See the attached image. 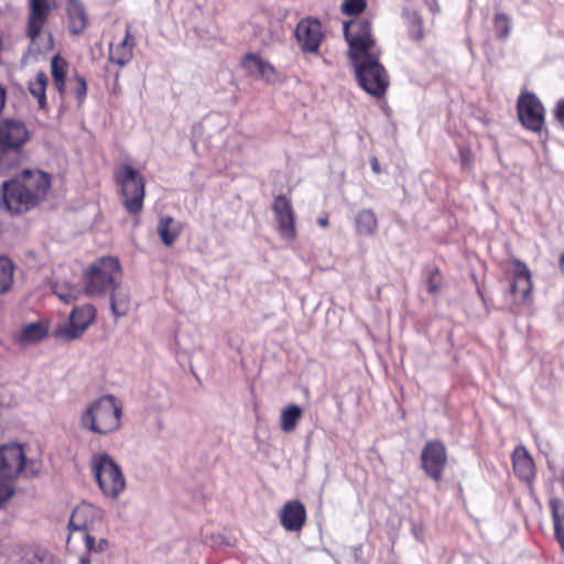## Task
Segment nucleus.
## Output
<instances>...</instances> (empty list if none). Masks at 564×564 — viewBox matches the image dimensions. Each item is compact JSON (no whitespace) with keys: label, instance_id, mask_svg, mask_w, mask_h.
I'll use <instances>...</instances> for the list:
<instances>
[{"label":"nucleus","instance_id":"obj_1","mask_svg":"<svg viewBox=\"0 0 564 564\" xmlns=\"http://www.w3.org/2000/svg\"><path fill=\"white\" fill-rule=\"evenodd\" d=\"M52 188L50 174L24 169L1 185V203L12 215H21L44 202Z\"/></svg>","mask_w":564,"mask_h":564},{"label":"nucleus","instance_id":"obj_2","mask_svg":"<svg viewBox=\"0 0 564 564\" xmlns=\"http://www.w3.org/2000/svg\"><path fill=\"white\" fill-rule=\"evenodd\" d=\"M122 404L111 394L93 402L80 417L82 426L95 434L107 435L121 426Z\"/></svg>","mask_w":564,"mask_h":564},{"label":"nucleus","instance_id":"obj_3","mask_svg":"<svg viewBox=\"0 0 564 564\" xmlns=\"http://www.w3.org/2000/svg\"><path fill=\"white\" fill-rule=\"evenodd\" d=\"M112 178L119 189L121 204L126 212L138 216L143 210L145 198V177L131 164L120 163L112 171Z\"/></svg>","mask_w":564,"mask_h":564},{"label":"nucleus","instance_id":"obj_4","mask_svg":"<svg viewBox=\"0 0 564 564\" xmlns=\"http://www.w3.org/2000/svg\"><path fill=\"white\" fill-rule=\"evenodd\" d=\"M121 275L122 270L118 258L100 257L83 272V291L88 296L105 295L116 290Z\"/></svg>","mask_w":564,"mask_h":564},{"label":"nucleus","instance_id":"obj_5","mask_svg":"<svg viewBox=\"0 0 564 564\" xmlns=\"http://www.w3.org/2000/svg\"><path fill=\"white\" fill-rule=\"evenodd\" d=\"M352 62L360 87L376 98L383 97L389 87V75L379 63V52L364 55Z\"/></svg>","mask_w":564,"mask_h":564},{"label":"nucleus","instance_id":"obj_6","mask_svg":"<svg viewBox=\"0 0 564 564\" xmlns=\"http://www.w3.org/2000/svg\"><path fill=\"white\" fill-rule=\"evenodd\" d=\"M93 471L104 495L116 498L124 489L126 480L120 467L107 454H97L91 460Z\"/></svg>","mask_w":564,"mask_h":564},{"label":"nucleus","instance_id":"obj_7","mask_svg":"<svg viewBox=\"0 0 564 564\" xmlns=\"http://www.w3.org/2000/svg\"><path fill=\"white\" fill-rule=\"evenodd\" d=\"M344 36L349 45V56L352 61L376 53L375 39L371 34V23L367 19H355L344 22Z\"/></svg>","mask_w":564,"mask_h":564},{"label":"nucleus","instance_id":"obj_8","mask_svg":"<svg viewBox=\"0 0 564 564\" xmlns=\"http://www.w3.org/2000/svg\"><path fill=\"white\" fill-rule=\"evenodd\" d=\"M511 270L505 272L509 282V294L513 299V304L525 305L531 302L533 281L532 273L525 262L518 258L508 260Z\"/></svg>","mask_w":564,"mask_h":564},{"label":"nucleus","instance_id":"obj_9","mask_svg":"<svg viewBox=\"0 0 564 564\" xmlns=\"http://www.w3.org/2000/svg\"><path fill=\"white\" fill-rule=\"evenodd\" d=\"M420 460L422 470L430 479L435 482L443 480L448 464V453L442 441H427L423 446Z\"/></svg>","mask_w":564,"mask_h":564},{"label":"nucleus","instance_id":"obj_10","mask_svg":"<svg viewBox=\"0 0 564 564\" xmlns=\"http://www.w3.org/2000/svg\"><path fill=\"white\" fill-rule=\"evenodd\" d=\"M521 124L532 132H541L545 121V109L540 99L529 91L521 93L517 101Z\"/></svg>","mask_w":564,"mask_h":564},{"label":"nucleus","instance_id":"obj_11","mask_svg":"<svg viewBox=\"0 0 564 564\" xmlns=\"http://www.w3.org/2000/svg\"><path fill=\"white\" fill-rule=\"evenodd\" d=\"M294 36L303 53L317 54L325 34L317 18L305 17L297 22Z\"/></svg>","mask_w":564,"mask_h":564},{"label":"nucleus","instance_id":"obj_12","mask_svg":"<svg viewBox=\"0 0 564 564\" xmlns=\"http://www.w3.org/2000/svg\"><path fill=\"white\" fill-rule=\"evenodd\" d=\"M53 8L54 0H29L25 35L32 45H37Z\"/></svg>","mask_w":564,"mask_h":564},{"label":"nucleus","instance_id":"obj_13","mask_svg":"<svg viewBox=\"0 0 564 564\" xmlns=\"http://www.w3.org/2000/svg\"><path fill=\"white\" fill-rule=\"evenodd\" d=\"M272 212L280 237L288 241L295 240V212L293 209L291 199L282 194L275 196L272 204Z\"/></svg>","mask_w":564,"mask_h":564},{"label":"nucleus","instance_id":"obj_14","mask_svg":"<svg viewBox=\"0 0 564 564\" xmlns=\"http://www.w3.org/2000/svg\"><path fill=\"white\" fill-rule=\"evenodd\" d=\"M96 318V308L85 304L73 308L69 324L57 329L56 335L67 340L79 338Z\"/></svg>","mask_w":564,"mask_h":564},{"label":"nucleus","instance_id":"obj_15","mask_svg":"<svg viewBox=\"0 0 564 564\" xmlns=\"http://www.w3.org/2000/svg\"><path fill=\"white\" fill-rule=\"evenodd\" d=\"M25 464L22 445L11 443L0 446V479L11 482L23 470Z\"/></svg>","mask_w":564,"mask_h":564},{"label":"nucleus","instance_id":"obj_16","mask_svg":"<svg viewBox=\"0 0 564 564\" xmlns=\"http://www.w3.org/2000/svg\"><path fill=\"white\" fill-rule=\"evenodd\" d=\"M30 139V132L20 120L0 122V147L4 150H17Z\"/></svg>","mask_w":564,"mask_h":564},{"label":"nucleus","instance_id":"obj_17","mask_svg":"<svg viewBox=\"0 0 564 564\" xmlns=\"http://www.w3.org/2000/svg\"><path fill=\"white\" fill-rule=\"evenodd\" d=\"M307 519L305 506L300 500L286 501L280 511V522L289 532L301 531Z\"/></svg>","mask_w":564,"mask_h":564},{"label":"nucleus","instance_id":"obj_18","mask_svg":"<svg viewBox=\"0 0 564 564\" xmlns=\"http://www.w3.org/2000/svg\"><path fill=\"white\" fill-rule=\"evenodd\" d=\"M100 519L99 510L94 505L83 502L74 509L68 528L70 532L82 531L85 535L89 533L95 522Z\"/></svg>","mask_w":564,"mask_h":564},{"label":"nucleus","instance_id":"obj_19","mask_svg":"<svg viewBox=\"0 0 564 564\" xmlns=\"http://www.w3.org/2000/svg\"><path fill=\"white\" fill-rule=\"evenodd\" d=\"M512 468L516 476L529 486L535 479V464L529 451L523 445L516 446L512 453Z\"/></svg>","mask_w":564,"mask_h":564},{"label":"nucleus","instance_id":"obj_20","mask_svg":"<svg viewBox=\"0 0 564 564\" xmlns=\"http://www.w3.org/2000/svg\"><path fill=\"white\" fill-rule=\"evenodd\" d=\"M240 65L248 75L257 76L265 82H273L278 77L275 67L257 53H247L241 58Z\"/></svg>","mask_w":564,"mask_h":564},{"label":"nucleus","instance_id":"obj_21","mask_svg":"<svg viewBox=\"0 0 564 564\" xmlns=\"http://www.w3.org/2000/svg\"><path fill=\"white\" fill-rule=\"evenodd\" d=\"M48 325L45 322H35L25 325L15 336L14 341L20 346L37 344L47 337Z\"/></svg>","mask_w":564,"mask_h":564},{"label":"nucleus","instance_id":"obj_22","mask_svg":"<svg viewBox=\"0 0 564 564\" xmlns=\"http://www.w3.org/2000/svg\"><path fill=\"white\" fill-rule=\"evenodd\" d=\"M68 62L63 58L61 55H54L51 59V75L53 78V84L55 89L57 90L61 99H64L66 96L67 87V74H68Z\"/></svg>","mask_w":564,"mask_h":564},{"label":"nucleus","instance_id":"obj_23","mask_svg":"<svg viewBox=\"0 0 564 564\" xmlns=\"http://www.w3.org/2000/svg\"><path fill=\"white\" fill-rule=\"evenodd\" d=\"M183 230V225L171 216H162L159 219L156 231L161 241L171 247L177 240Z\"/></svg>","mask_w":564,"mask_h":564},{"label":"nucleus","instance_id":"obj_24","mask_svg":"<svg viewBox=\"0 0 564 564\" xmlns=\"http://www.w3.org/2000/svg\"><path fill=\"white\" fill-rule=\"evenodd\" d=\"M134 47V41L130 32V28L127 29L124 39L116 45H110L109 58L111 62L118 65L127 64L132 57V50Z\"/></svg>","mask_w":564,"mask_h":564},{"label":"nucleus","instance_id":"obj_25","mask_svg":"<svg viewBox=\"0 0 564 564\" xmlns=\"http://www.w3.org/2000/svg\"><path fill=\"white\" fill-rule=\"evenodd\" d=\"M551 517L554 529V536L564 552V501L560 498H551L549 500Z\"/></svg>","mask_w":564,"mask_h":564},{"label":"nucleus","instance_id":"obj_26","mask_svg":"<svg viewBox=\"0 0 564 564\" xmlns=\"http://www.w3.org/2000/svg\"><path fill=\"white\" fill-rule=\"evenodd\" d=\"M48 85V76L45 72L40 70L36 75L29 79L28 90L33 98L36 99L39 108L42 110L47 109L46 88Z\"/></svg>","mask_w":564,"mask_h":564},{"label":"nucleus","instance_id":"obj_27","mask_svg":"<svg viewBox=\"0 0 564 564\" xmlns=\"http://www.w3.org/2000/svg\"><path fill=\"white\" fill-rule=\"evenodd\" d=\"M68 29L74 35L83 33L87 26V15L82 3L72 1L67 7Z\"/></svg>","mask_w":564,"mask_h":564},{"label":"nucleus","instance_id":"obj_28","mask_svg":"<svg viewBox=\"0 0 564 564\" xmlns=\"http://www.w3.org/2000/svg\"><path fill=\"white\" fill-rule=\"evenodd\" d=\"M403 18L406 23L409 36L414 42L423 41L425 36L424 20L420 12L408 9L403 11Z\"/></svg>","mask_w":564,"mask_h":564},{"label":"nucleus","instance_id":"obj_29","mask_svg":"<svg viewBox=\"0 0 564 564\" xmlns=\"http://www.w3.org/2000/svg\"><path fill=\"white\" fill-rule=\"evenodd\" d=\"M356 231L360 236H372L377 231L378 220L372 209L360 210L355 218Z\"/></svg>","mask_w":564,"mask_h":564},{"label":"nucleus","instance_id":"obj_30","mask_svg":"<svg viewBox=\"0 0 564 564\" xmlns=\"http://www.w3.org/2000/svg\"><path fill=\"white\" fill-rule=\"evenodd\" d=\"M302 409L297 404H290L281 411L280 427L284 433L293 432L302 417Z\"/></svg>","mask_w":564,"mask_h":564},{"label":"nucleus","instance_id":"obj_31","mask_svg":"<svg viewBox=\"0 0 564 564\" xmlns=\"http://www.w3.org/2000/svg\"><path fill=\"white\" fill-rule=\"evenodd\" d=\"M110 294V307L115 316H124L129 312L130 299L126 292L120 289V284L115 291H109Z\"/></svg>","mask_w":564,"mask_h":564},{"label":"nucleus","instance_id":"obj_32","mask_svg":"<svg viewBox=\"0 0 564 564\" xmlns=\"http://www.w3.org/2000/svg\"><path fill=\"white\" fill-rule=\"evenodd\" d=\"M68 82L69 91L76 98L78 106H82L87 96V82L85 77L75 72Z\"/></svg>","mask_w":564,"mask_h":564},{"label":"nucleus","instance_id":"obj_33","mask_svg":"<svg viewBox=\"0 0 564 564\" xmlns=\"http://www.w3.org/2000/svg\"><path fill=\"white\" fill-rule=\"evenodd\" d=\"M13 263L4 257H0V293L7 292L13 282Z\"/></svg>","mask_w":564,"mask_h":564},{"label":"nucleus","instance_id":"obj_34","mask_svg":"<svg viewBox=\"0 0 564 564\" xmlns=\"http://www.w3.org/2000/svg\"><path fill=\"white\" fill-rule=\"evenodd\" d=\"M494 30L497 39L506 40L511 30L509 17L505 13H497L494 18Z\"/></svg>","mask_w":564,"mask_h":564},{"label":"nucleus","instance_id":"obj_35","mask_svg":"<svg viewBox=\"0 0 564 564\" xmlns=\"http://www.w3.org/2000/svg\"><path fill=\"white\" fill-rule=\"evenodd\" d=\"M367 8V0H343L340 12L344 15L357 17Z\"/></svg>","mask_w":564,"mask_h":564},{"label":"nucleus","instance_id":"obj_36","mask_svg":"<svg viewBox=\"0 0 564 564\" xmlns=\"http://www.w3.org/2000/svg\"><path fill=\"white\" fill-rule=\"evenodd\" d=\"M85 546L88 552L102 553L109 549V543L106 539H100L96 542L95 538L89 533L84 535Z\"/></svg>","mask_w":564,"mask_h":564},{"label":"nucleus","instance_id":"obj_37","mask_svg":"<svg viewBox=\"0 0 564 564\" xmlns=\"http://www.w3.org/2000/svg\"><path fill=\"white\" fill-rule=\"evenodd\" d=\"M54 292L65 303H72V302L76 301L77 295L79 293V291L74 286L66 288V286H62V285H56Z\"/></svg>","mask_w":564,"mask_h":564},{"label":"nucleus","instance_id":"obj_38","mask_svg":"<svg viewBox=\"0 0 564 564\" xmlns=\"http://www.w3.org/2000/svg\"><path fill=\"white\" fill-rule=\"evenodd\" d=\"M442 284V273L441 270L435 267L432 269L429 279H427V291L431 294H436Z\"/></svg>","mask_w":564,"mask_h":564},{"label":"nucleus","instance_id":"obj_39","mask_svg":"<svg viewBox=\"0 0 564 564\" xmlns=\"http://www.w3.org/2000/svg\"><path fill=\"white\" fill-rule=\"evenodd\" d=\"M459 161L463 170H470L474 163V153L468 148H460L459 151Z\"/></svg>","mask_w":564,"mask_h":564},{"label":"nucleus","instance_id":"obj_40","mask_svg":"<svg viewBox=\"0 0 564 564\" xmlns=\"http://www.w3.org/2000/svg\"><path fill=\"white\" fill-rule=\"evenodd\" d=\"M14 494L13 486L10 481L0 480V508L9 500Z\"/></svg>","mask_w":564,"mask_h":564},{"label":"nucleus","instance_id":"obj_41","mask_svg":"<svg viewBox=\"0 0 564 564\" xmlns=\"http://www.w3.org/2000/svg\"><path fill=\"white\" fill-rule=\"evenodd\" d=\"M54 48V40L51 32L45 33V40L42 44V46L39 47L40 52H50Z\"/></svg>","mask_w":564,"mask_h":564},{"label":"nucleus","instance_id":"obj_42","mask_svg":"<svg viewBox=\"0 0 564 564\" xmlns=\"http://www.w3.org/2000/svg\"><path fill=\"white\" fill-rule=\"evenodd\" d=\"M555 119L564 128V100H560L555 108Z\"/></svg>","mask_w":564,"mask_h":564},{"label":"nucleus","instance_id":"obj_43","mask_svg":"<svg viewBox=\"0 0 564 564\" xmlns=\"http://www.w3.org/2000/svg\"><path fill=\"white\" fill-rule=\"evenodd\" d=\"M370 164H371V169H372L373 173H376V174H380L381 173L380 164H379V161H378L377 158L373 156L370 160Z\"/></svg>","mask_w":564,"mask_h":564},{"label":"nucleus","instance_id":"obj_44","mask_svg":"<svg viewBox=\"0 0 564 564\" xmlns=\"http://www.w3.org/2000/svg\"><path fill=\"white\" fill-rule=\"evenodd\" d=\"M318 225L326 228L328 226V219L325 217V218H318L317 220Z\"/></svg>","mask_w":564,"mask_h":564},{"label":"nucleus","instance_id":"obj_45","mask_svg":"<svg viewBox=\"0 0 564 564\" xmlns=\"http://www.w3.org/2000/svg\"><path fill=\"white\" fill-rule=\"evenodd\" d=\"M560 269L561 272L564 274V252L560 257Z\"/></svg>","mask_w":564,"mask_h":564},{"label":"nucleus","instance_id":"obj_46","mask_svg":"<svg viewBox=\"0 0 564 564\" xmlns=\"http://www.w3.org/2000/svg\"><path fill=\"white\" fill-rule=\"evenodd\" d=\"M78 564H90V560L88 556H82Z\"/></svg>","mask_w":564,"mask_h":564},{"label":"nucleus","instance_id":"obj_47","mask_svg":"<svg viewBox=\"0 0 564 564\" xmlns=\"http://www.w3.org/2000/svg\"><path fill=\"white\" fill-rule=\"evenodd\" d=\"M560 481H561L562 488L564 489V468H563V469H562V471H561V478H560Z\"/></svg>","mask_w":564,"mask_h":564},{"label":"nucleus","instance_id":"obj_48","mask_svg":"<svg viewBox=\"0 0 564 564\" xmlns=\"http://www.w3.org/2000/svg\"><path fill=\"white\" fill-rule=\"evenodd\" d=\"M478 294H479V296H480L482 300H485L484 293H482V291H481L480 289H478Z\"/></svg>","mask_w":564,"mask_h":564}]
</instances>
